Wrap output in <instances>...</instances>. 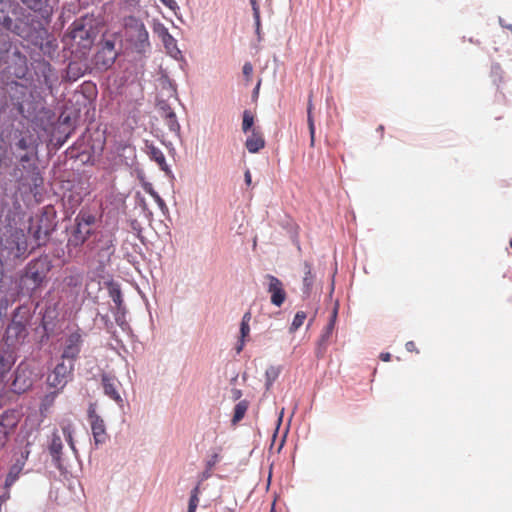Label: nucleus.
<instances>
[{"label": "nucleus", "mask_w": 512, "mask_h": 512, "mask_svg": "<svg viewBox=\"0 0 512 512\" xmlns=\"http://www.w3.org/2000/svg\"><path fill=\"white\" fill-rule=\"evenodd\" d=\"M38 144L32 135H23L14 143H8L0 135V170L11 167L13 159L17 160L11 175L19 186L36 195L43 185V177L36 163Z\"/></svg>", "instance_id": "f257e3e1"}, {"label": "nucleus", "mask_w": 512, "mask_h": 512, "mask_svg": "<svg viewBox=\"0 0 512 512\" xmlns=\"http://www.w3.org/2000/svg\"><path fill=\"white\" fill-rule=\"evenodd\" d=\"M52 268V263L47 256L30 261L20 277V288L28 294H33L41 288L47 280V275Z\"/></svg>", "instance_id": "f03ea898"}, {"label": "nucleus", "mask_w": 512, "mask_h": 512, "mask_svg": "<svg viewBox=\"0 0 512 512\" xmlns=\"http://www.w3.org/2000/svg\"><path fill=\"white\" fill-rule=\"evenodd\" d=\"M125 40L138 53H145L150 48L149 33L143 21L135 16L123 19Z\"/></svg>", "instance_id": "7ed1b4c3"}, {"label": "nucleus", "mask_w": 512, "mask_h": 512, "mask_svg": "<svg viewBox=\"0 0 512 512\" xmlns=\"http://www.w3.org/2000/svg\"><path fill=\"white\" fill-rule=\"evenodd\" d=\"M75 225L70 232L67 248L81 247L93 234L92 227L96 223V216L89 211L80 210L75 217Z\"/></svg>", "instance_id": "20e7f679"}, {"label": "nucleus", "mask_w": 512, "mask_h": 512, "mask_svg": "<svg viewBox=\"0 0 512 512\" xmlns=\"http://www.w3.org/2000/svg\"><path fill=\"white\" fill-rule=\"evenodd\" d=\"M1 253L7 258H19L27 251V240L23 230L7 228L0 236Z\"/></svg>", "instance_id": "39448f33"}, {"label": "nucleus", "mask_w": 512, "mask_h": 512, "mask_svg": "<svg viewBox=\"0 0 512 512\" xmlns=\"http://www.w3.org/2000/svg\"><path fill=\"white\" fill-rule=\"evenodd\" d=\"M93 22V19L85 17L75 21L72 25L71 38L84 49L91 48L98 35V30Z\"/></svg>", "instance_id": "423d86ee"}, {"label": "nucleus", "mask_w": 512, "mask_h": 512, "mask_svg": "<svg viewBox=\"0 0 512 512\" xmlns=\"http://www.w3.org/2000/svg\"><path fill=\"white\" fill-rule=\"evenodd\" d=\"M26 325V322L17 320V313H15L3 336V341L7 347L15 348L24 342L28 336Z\"/></svg>", "instance_id": "0eeeda50"}, {"label": "nucleus", "mask_w": 512, "mask_h": 512, "mask_svg": "<svg viewBox=\"0 0 512 512\" xmlns=\"http://www.w3.org/2000/svg\"><path fill=\"white\" fill-rule=\"evenodd\" d=\"M117 56L118 53L115 49V41L104 39L101 48L94 56V64L100 70H107L114 64Z\"/></svg>", "instance_id": "6e6552de"}, {"label": "nucleus", "mask_w": 512, "mask_h": 512, "mask_svg": "<svg viewBox=\"0 0 512 512\" xmlns=\"http://www.w3.org/2000/svg\"><path fill=\"white\" fill-rule=\"evenodd\" d=\"M264 279L267 284V292L271 295V303L281 307L287 298L282 281L271 274H266Z\"/></svg>", "instance_id": "1a4fd4ad"}, {"label": "nucleus", "mask_w": 512, "mask_h": 512, "mask_svg": "<svg viewBox=\"0 0 512 512\" xmlns=\"http://www.w3.org/2000/svg\"><path fill=\"white\" fill-rule=\"evenodd\" d=\"M73 369L74 364L72 362L69 364L64 362L57 364L53 372L48 376L49 385L54 388H63L67 384Z\"/></svg>", "instance_id": "9d476101"}, {"label": "nucleus", "mask_w": 512, "mask_h": 512, "mask_svg": "<svg viewBox=\"0 0 512 512\" xmlns=\"http://www.w3.org/2000/svg\"><path fill=\"white\" fill-rule=\"evenodd\" d=\"M88 418L91 424L92 435L96 445L103 444L108 438L103 419L96 413L91 405L88 410Z\"/></svg>", "instance_id": "9b49d317"}, {"label": "nucleus", "mask_w": 512, "mask_h": 512, "mask_svg": "<svg viewBox=\"0 0 512 512\" xmlns=\"http://www.w3.org/2000/svg\"><path fill=\"white\" fill-rule=\"evenodd\" d=\"M337 319V308H334L332 314L330 315L329 322L324 327L320 338L318 340V344L316 347V357L317 358H323L324 354L326 353L328 344L330 342V339L332 337L333 331L335 329Z\"/></svg>", "instance_id": "f8f14e48"}, {"label": "nucleus", "mask_w": 512, "mask_h": 512, "mask_svg": "<svg viewBox=\"0 0 512 512\" xmlns=\"http://www.w3.org/2000/svg\"><path fill=\"white\" fill-rule=\"evenodd\" d=\"M82 346V336L76 331L71 333L65 342V346L62 352V359L70 360V362H74L81 351Z\"/></svg>", "instance_id": "ddd939ff"}, {"label": "nucleus", "mask_w": 512, "mask_h": 512, "mask_svg": "<svg viewBox=\"0 0 512 512\" xmlns=\"http://www.w3.org/2000/svg\"><path fill=\"white\" fill-rule=\"evenodd\" d=\"M43 221L42 217L36 223L32 221L28 229V233L34 238L37 246H42L46 243L51 231L50 225H43Z\"/></svg>", "instance_id": "4468645a"}, {"label": "nucleus", "mask_w": 512, "mask_h": 512, "mask_svg": "<svg viewBox=\"0 0 512 512\" xmlns=\"http://www.w3.org/2000/svg\"><path fill=\"white\" fill-rule=\"evenodd\" d=\"M101 382L105 395L117 403H122L123 400L118 391V387L120 385L119 381L115 377L104 374L102 375Z\"/></svg>", "instance_id": "2eb2a0df"}, {"label": "nucleus", "mask_w": 512, "mask_h": 512, "mask_svg": "<svg viewBox=\"0 0 512 512\" xmlns=\"http://www.w3.org/2000/svg\"><path fill=\"white\" fill-rule=\"evenodd\" d=\"M63 443L58 432L52 434L51 443L49 445V452L58 468L61 467Z\"/></svg>", "instance_id": "dca6fc26"}, {"label": "nucleus", "mask_w": 512, "mask_h": 512, "mask_svg": "<svg viewBox=\"0 0 512 512\" xmlns=\"http://www.w3.org/2000/svg\"><path fill=\"white\" fill-rule=\"evenodd\" d=\"M265 146V140L262 133L257 129H252L251 135L245 142V147L250 153H257Z\"/></svg>", "instance_id": "f3484780"}, {"label": "nucleus", "mask_w": 512, "mask_h": 512, "mask_svg": "<svg viewBox=\"0 0 512 512\" xmlns=\"http://www.w3.org/2000/svg\"><path fill=\"white\" fill-rule=\"evenodd\" d=\"M303 270H304V276H303V294L306 296H309L314 282H315V275L312 272V265L309 262H304L303 264Z\"/></svg>", "instance_id": "a211bd4d"}, {"label": "nucleus", "mask_w": 512, "mask_h": 512, "mask_svg": "<svg viewBox=\"0 0 512 512\" xmlns=\"http://www.w3.org/2000/svg\"><path fill=\"white\" fill-rule=\"evenodd\" d=\"M32 381L29 378L25 377V371L21 366H19L15 372V379L13 382L14 390L16 392L25 391L28 387H30Z\"/></svg>", "instance_id": "6ab92c4d"}, {"label": "nucleus", "mask_w": 512, "mask_h": 512, "mask_svg": "<svg viewBox=\"0 0 512 512\" xmlns=\"http://www.w3.org/2000/svg\"><path fill=\"white\" fill-rule=\"evenodd\" d=\"M313 103H312V95L309 96L308 105H307V123L310 132V145L314 146L315 143V124L313 118Z\"/></svg>", "instance_id": "aec40b11"}, {"label": "nucleus", "mask_w": 512, "mask_h": 512, "mask_svg": "<svg viewBox=\"0 0 512 512\" xmlns=\"http://www.w3.org/2000/svg\"><path fill=\"white\" fill-rule=\"evenodd\" d=\"M248 407H249V403L247 400H242L235 405L234 414H233V418H232V423L234 425L237 424L238 422H240L244 418V416L248 410Z\"/></svg>", "instance_id": "412c9836"}, {"label": "nucleus", "mask_w": 512, "mask_h": 512, "mask_svg": "<svg viewBox=\"0 0 512 512\" xmlns=\"http://www.w3.org/2000/svg\"><path fill=\"white\" fill-rule=\"evenodd\" d=\"M167 114L164 115V121L171 132L178 133L180 131V125L177 121L174 111L167 107Z\"/></svg>", "instance_id": "4be33fe9"}, {"label": "nucleus", "mask_w": 512, "mask_h": 512, "mask_svg": "<svg viewBox=\"0 0 512 512\" xmlns=\"http://www.w3.org/2000/svg\"><path fill=\"white\" fill-rule=\"evenodd\" d=\"M149 156L152 160H154L163 170L165 169L164 166L166 165V158L163 154V152L155 147L150 146L149 147Z\"/></svg>", "instance_id": "5701e85b"}, {"label": "nucleus", "mask_w": 512, "mask_h": 512, "mask_svg": "<svg viewBox=\"0 0 512 512\" xmlns=\"http://www.w3.org/2000/svg\"><path fill=\"white\" fill-rule=\"evenodd\" d=\"M61 428H62L63 435H64L66 441L68 442L70 448L74 452H76V448H75V444H74V440H73V425H72V423L70 421L64 422L61 425Z\"/></svg>", "instance_id": "b1692460"}, {"label": "nucleus", "mask_w": 512, "mask_h": 512, "mask_svg": "<svg viewBox=\"0 0 512 512\" xmlns=\"http://www.w3.org/2000/svg\"><path fill=\"white\" fill-rule=\"evenodd\" d=\"M22 470L17 466H11L5 479L4 488H11V486L18 480Z\"/></svg>", "instance_id": "393cba45"}, {"label": "nucleus", "mask_w": 512, "mask_h": 512, "mask_svg": "<svg viewBox=\"0 0 512 512\" xmlns=\"http://www.w3.org/2000/svg\"><path fill=\"white\" fill-rule=\"evenodd\" d=\"M162 42L165 49L171 56L177 57V55L180 54V50L177 47V42L172 35L166 37V39Z\"/></svg>", "instance_id": "a878e982"}, {"label": "nucleus", "mask_w": 512, "mask_h": 512, "mask_svg": "<svg viewBox=\"0 0 512 512\" xmlns=\"http://www.w3.org/2000/svg\"><path fill=\"white\" fill-rule=\"evenodd\" d=\"M29 9L41 12L47 4V0H20Z\"/></svg>", "instance_id": "bb28decb"}, {"label": "nucleus", "mask_w": 512, "mask_h": 512, "mask_svg": "<svg viewBox=\"0 0 512 512\" xmlns=\"http://www.w3.org/2000/svg\"><path fill=\"white\" fill-rule=\"evenodd\" d=\"M13 365V361L10 357L0 353V379L7 373Z\"/></svg>", "instance_id": "cd10ccee"}, {"label": "nucleus", "mask_w": 512, "mask_h": 512, "mask_svg": "<svg viewBox=\"0 0 512 512\" xmlns=\"http://www.w3.org/2000/svg\"><path fill=\"white\" fill-rule=\"evenodd\" d=\"M305 319H306V313L303 311H298L294 316V319H293L291 327H290V331L294 332V331L298 330L303 325Z\"/></svg>", "instance_id": "c85d7f7f"}, {"label": "nucleus", "mask_w": 512, "mask_h": 512, "mask_svg": "<svg viewBox=\"0 0 512 512\" xmlns=\"http://www.w3.org/2000/svg\"><path fill=\"white\" fill-rule=\"evenodd\" d=\"M254 124V116L249 110L243 112L242 130L248 132Z\"/></svg>", "instance_id": "c756f323"}, {"label": "nucleus", "mask_w": 512, "mask_h": 512, "mask_svg": "<svg viewBox=\"0 0 512 512\" xmlns=\"http://www.w3.org/2000/svg\"><path fill=\"white\" fill-rule=\"evenodd\" d=\"M109 294L117 308H120L122 305V294L120 288L117 285H112L109 289Z\"/></svg>", "instance_id": "7c9ffc66"}, {"label": "nucleus", "mask_w": 512, "mask_h": 512, "mask_svg": "<svg viewBox=\"0 0 512 512\" xmlns=\"http://www.w3.org/2000/svg\"><path fill=\"white\" fill-rule=\"evenodd\" d=\"M30 450L28 449V445L25 447L23 451H21L19 457L15 459V462L12 464V466H17L18 469L23 470L25 463L29 457Z\"/></svg>", "instance_id": "2f4dec72"}, {"label": "nucleus", "mask_w": 512, "mask_h": 512, "mask_svg": "<svg viewBox=\"0 0 512 512\" xmlns=\"http://www.w3.org/2000/svg\"><path fill=\"white\" fill-rule=\"evenodd\" d=\"M249 333H250V326H249V324L241 323V325H240V334H241L240 343L237 346V352L238 353H240L242 351L243 346H244V342H245V338L249 335Z\"/></svg>", "instance_id": "473e14b6"}, {"label": "nucleus", "mask_w": 512, "mask_h": 512, "mask_svg": "<svg viewBox=\"0 0 512 512\" xmlns=\"http://www.w3.org/2000/svg\"><path fill=\"white\" fill-rule=\"evenodd\" d=\"M144 190L150 194L154 200L156 201V203L162 208L165 206V202L164 200L160 197V195L153 189L152 185L151 184H145L144 186Z\"/></svg>", "instance_id": "72a5a7b5"}, {"label": "nucleus", "mask_w": 512, "mask_h": 512, "mask_svg": "<svg viewBox=\"0 0 512 512\" xmlns=\"http://www.w3.org/2000/svg\"><path fill=\"white\" fill-rule=\"evenodd\" d=\"M266 378H267V387L271 386L272 383L276 380V378L278 377L279 375V369L276 368V367H269L267 370H266Z\"/></svg>", "instance_id": "f704fd0d"}, {"label": "nucleus", "mask_w": 512, "mask_h": 512, "mask_svg": "<svg viewBox=\"0 0 512 512\" xmlns=\"http://www.w3.org/2000/svg\"><path fill=\"white\" fill-rule=\"evenodd\" d=\"M257 29L260 27V9L257 0H250Z\"/></svg>", "instance_id": "c9c22d12"}, {"label": "nucleus", "mask_w": 512, "mask_h": 512, "mask_svg": "<svg viewBox=\"0 0 512 512\" xmlns=\"http://www.w3.org/2000/svg\"><path fill=\"white\" fill-rule=\"evenodd\" d=\"M198 504H199V497H197L195 495H190L187 512H196Z\"/></svg>", "instance_id": "e433bc0d"}, {"label": "nucleus", "mask_w": 512, "mask_h": 512, "mask_svg": "<svg viewBox=\"0 0 512 512\" xmlns=\"http://www.w3.org/2000/svg\"><path fill=\"white\" fill-rule=\"evenodd\" d=\"M155 32L158 34V36L161 38L162 41L166 39V37L170 36L168 29L164 25H159Z\"/></svg>", "instance_id": "4c0bfd02"}, {"label": "nucleus", "mask_w": 512, "mask_h": 512, "mask_svg": "<svg viewBox=\"0 0 512 512\" xmlns=\"http://www.w3.org/2000/svg\"><path fill=\"white\" fill-rule=\"evenodd\" d=\"M219 461V454L214 453L211 455L210 459L207 461L206 466L208 469H212V467Z\"/></svg>", "instance_id": "58836bf2"}, {"label": "nucleus", "mask_w": 512, "mask_h": 512, "mask_svg": "<svg viewBox=\"0 0 512 512\" xmlns=\"http://www.w3.org/2000/svg\"><path fill=\"white\" fill-rule=\"evenodd\" d=\"M253 67L250 63H245L243 66V74L248 78L251 76Z\"/></svg>", "instance_id": "ea45409f"}, {"label": "nucleus", "mask_w": 512, "mask_h": 512, "mask_svg": "<svg viewBox=\"0 0 512 512\" xmlns=\"http://www.w3.org/2000/svg\"><path fill=\"white\" fill-rule=\"evenodd\" d=\"M405 348L408 352H416L418 353V350L416 348V344L414 341H408L406 344H405Z\"/></svg>", "instance_id": "a19ab883"}, {"label": "nucleus", "mask_w": 512, "mask_h": 512, "mask_svg": "<svg viewBox=\"0 0 512 512\" xmlns=\"http://www.w3.org/2000/svg\"><path fill=\"white\" fill-rule=\"evenodd\" d=\"M5 491L2 495H0V500L4 504L7 500L10 499V488H4Z\"/></svg>", "instance_id": "79ce46f5"}, {"label": "nucleus", "mask_w": 512, "mask_h": 512, "mask_svg": "<svg viewBox=\"0 0 512 512\" xmlns=\"http://www.w3.org/2000/svg\"><path fill=\"white\" fill-rule=\"evenodd\" d=\"M251 318H252V314H251V312H250V311H247V312L243 315L241 323L249 324V323H250Z\"/></svg>", "instance_id": "37998d69"}, {"label": "nucleus", "mask_w": 512, "mask_h": 512, "mask_svg": "<svg viewBox=\"0 0 512 512\" xmlns=\"http://www.w3.org/2000/svg\"><path fill=\"white\" fill-rule=\"evenodd\" d=\"M242 396V391L240 389L232 390V397L234 400H238Z\"/></svg>", "instance_id": "c03bdc74"}, {"label": "nucleus", "mask_w": 512, "mask_h": 512, "mask_svg": "<svg viewBox=\"0 0 512 512\" xmlns=\"http://www.w3.org/2000/svg\"><path fill=\"white\" fill-rule=\"evenodd\" d=\"M380 359L384 362H388L391 359V354L388 352H383L380 354Z\"/></svg>", "instance_id": "a18cd8bd"}, {"label": "nucleus", "mask_w": 512, "mask_h": 512, "mask_svg": "<svg viewBox=\"0 0 512 512\" xmlns=\"http://www.w3.org/2000/svg\"><path fill=\"white\" fill-rule=\"evenodd\" d=\"M199 494H200V483H198L192 490H191V493L190 495H195L197 497H199Z\"/></svg>", "instance_id": "49530a36"}, {"label": "nucleus", "mask_w": 512, "mask_h": 512, "mask_svg": "<svg viewBox=\"0 0 512 512\" xmlns=\"http://www.w3.org/2000/svg\"><path fill=\"white\" fill-rule=\"evenodd\" d=\"M244 177H245V183H246L247 185H250V184H251L252 179H251V173H250V171H249V170H247V171L245 172Z\"/></svg>", "instance_id": "de8ad7c7"}, {"label": "nucleus", "mask_w": 512, "mask_h": 512, "mask_svg": "<svg viewBox=\"0 0 512 512\" xmlns=\"http://www.w3.org/2000/svg\"><path fill=\"white\" fill-rule=\"evenodd\" d=\"M167 107H169L167 104L163 103L161 106H160V111H161V117L164 118V115L167 114Z\"/></svg>", "instance_id": "09e8293b"}, {"label": "nucleus", "mask_w": 512, "mask_h": 512, "mask_svg": "<svg viewBox=\"0 0 512 512\" xmlns=\"http://www.w3.org/2000/svg\"><path fill=\"white\" fill-rule=\"evenodd\" d=\"M0 434H3L4 438H6V435H7L6 426L3 423H0Z\"/></svg>", "instance_id": "8fccbe9b"}, {"label": "nucleus", "mask_w": 512, "mask_h": 512, "mask_svg": "<svg viewBox=\"0 0 512 512\" xmlns=\"http://www.w3.org/2000/svg\"><path fill=\"white\" fill-rule=\"evenodd\" d=\"M377 130L380 131L382 134L384 132V126L380 125Z\"/></svg>", "instance_id": "3c124183"}, {"label": "nucleus", "mask_w": 512, "mask_h": 512, "mask_svg": "<svg viewBox=\"0 0 512 512\" xmlns=\"http://www.w3.org/2000/svg\"><path fill=\"white\" fill-rule=\"evenodd\" d=\"M107 250H108V254H113V251H114V250L112 249V245H111V246H109V247L107 248Z\"/></svg>", "instance_id": "603ef678"}, {"label": "nucleus", "mask_w": 512, "mask_h": 512, "mask_svg": "<svg viewBox=\"0 0 512 512\" xmlns=\"http://www.w3.org/2000/svg\"><path fill=\"white\" fill-rule=\"evenodd\" d=\"M270 512H275V510H274V505L272 506V508H271Z\"/></svg>", "instance_id": "864d4df0"}, {"label": "nucleus", "mask_w": 512, "mask_h": 512, "mask_svg": "<svg viewBox=\"0 0 512 512\" xmlns=\"http://www.w3.org/2000/svg\"><path fill=\"white\" fill-rule=\"evenodd\" d=\"M4 105H5V103H2V104L0 105V109H2V108L4 107Z\"/></svg>", "instance_id": "5fc2aeb1"}, {"label": "nucleus", "mask_w": 512, "mask_h": 512, "mask_svg": "<svg viewBox=\"0 0 512 512\" xmlns=\"http://www.w3.org/2000/svg\"><path fill=\"white\" fill-rule=\"evenodd\" d=\"M510 246L512 247V240L510 241Z\"/></svg>", "instance_id": "6e6d98bb"}]
</instances>
